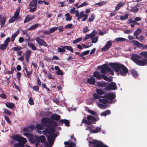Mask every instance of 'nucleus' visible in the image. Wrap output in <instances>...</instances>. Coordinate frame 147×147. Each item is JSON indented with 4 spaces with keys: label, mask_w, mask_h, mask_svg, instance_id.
Listing matches in <instances>:
<instances>
[{
    "label": "nucleus",
    "mask_w": 147,
    "mask_h": 147,
    "mask_svg": "<svg viewBox=\"0 0 147 147\" xmlns=\"http://www.w3.org/2000/svg\"><path fill=\"white\" fill-rule=\"evenodd\" d=\"M128 16L129 15L127 14H125L124 16H121L120 17V19L121 20H124L128 18Z\"/></svg>",
    "instance_id": "nucleus-45"
},
{
    "label": "nucleus",
    "mask_w": 147,
    "mask_h": 147,
    "mask_svg": "<svg viewBox=\"0 0 147 147\" xmlns=\"http://www.w3.org/2000/svg\"><path fill=\"white\" fill-rule=\"evenodd\" d=\"M96 33V32H95V30H93L91 34H86L84 37V40H86L90 38H91V39H93V38H94L95 36V34Z\"/></svg>",
    "instance_id": "nucleus-13"
},
{
    "label": "nucleus",
    "mask_w": 147,
    "mask_h": 147,
    "mask_svg": "<svg viewBox=\"0 0 147 147\" xmlns=\"http://www.w3.org/2000/svg\"><path fill=\"white\" fill-rule=\"evenodd\" d=\"M90 52V51L89 50H87L86 51H85L83 52L82 53V57L83 56L86 55L88 54Z\"/></svg>",
    "instance_id": "nucleus-62"
},
{
    "label": "nucleus",
    "mask_w": 147,
    "mask_h": 147,
    "mask_svg": "<svg viewBox=\"0 0 147 147\" xmlns=\"http://www.w3.org/2000/svg\"><path fill=\"white\" fill-rule=\"evenodd\" d=\"M5 105L7 107L10 109H12L13 108H15L14 104L13 103L8 102Z\"/></svg>",
    "instance_id": "nucleus-31"
},
{
    "label": "nucleus",
    "mask_w": 147,
    "mask_h": 147,
    "mask_svg": "<svg viewBox=\"0 0 147 147\" xmlns=\"http://www.w3.org/2000/svg\"><path fill=\"white\" fill-rule=\"evenodd\" d=\"M106 74H102V78L104 80L107 81L109 82H111L113 79L112 78L107 77V76H106Z\"/></svg>",
    "instance_id": "nucleus-25"
},
{
    "label": "nucleus",
    "mask_w": 147,
    "mask_h": 147,
    "mask_svg": "<svg viewBox=\"0 0 147 147\" xmlns=\"http://www.w3.org/2000/svg\"><path fill=\"white\" fill-rule=\"evenodd\" d=\"M17 18H15V17L13 16L11 18L9 21V23H11L15 21Z\"/></svg>",
    "instance_id": "nucleus-44"
},
{
    "label": "nucleus",
    "mask_w": 147,
    "mask_h": 147,
    "mask_svg": "<svg viewBox=\"0 0 147 147\" xmlns=\"http://www.w3.org/2000/svg\"><path fill=\"white\" fill-rule=\"evenodd\" d=\"M36 140H37L38 142H44L46 140V138L45 136L42 135L40 136H36L35 138Z\"/></svg>",
    "instance_id": "nucleus-15"
},
{
    "label": "nucleus",
    "mask_w": 147,
    "mask_h": 147,
    "mask_svg": "<svg viewBox=\"0 0 147 147\" xmlns=\"http://www.w3.org/2000/svg\"><path fill=\"white\" fill-rule=\"evenodd\" d=\"M95 19V15L93 13L91 14V16L90 18H89L88 22H92Z\"/></svg>",
    "instance_id": "nucleus-47"
},
{
    "label": "nucleus",
    "mask_w": 147,
    "mask_h": 147,
    "mask_svg": "<svg viewBox=\"0 0 147 147\" xmlns=\"http://www.w3.org/2000/svg\"><path fill=\"white\" fill-rule=\"evenodd\" d=\"M59 122L63 124L64 123L66 126L67 127H69L70 126L69 124V121L66 119H61L59 120Z\"/></svg>",
    "instance_id": "nucleus-19"
},
{
    "label": "nucleus",
    "mask_w": 147,
    "mask_h": 147,
    "mask_svg": "<svg viewBox=\"0 0 147 147\" xmlns=\"http://www.w3.org/2000/svg\"><path fill=\"white\" fill-rule=\"evenodd\" d=\"M6 20V19L5 18L3 17L1 18L0 22L1 28H2L5 24Z\"/></svg>",
    "instance_id": "nucleus-35"
},
{
    "label": "nucleus",
    "mask_w": 147,
    "mask_h": 147,
    "mask_svg": "<svg viewBox=\"0 0 147 147\" xmlns=\"http://www.w3.org/2000/svg\"><path fill=\"white\" fill-rule=\"evenodd\" d=\"M82 39V37H80L79 38H77L76 40L73 41V43L74 44L78 43L79 42L81 41Z\"/></svg>",
    "instance_id": "nucleus-48"
},
{
    "label": "nucleus",
    "mask_w": 147,
    "mask_h": 147,
    "mask_svg": "<svg viewBox=\"0 0 147 147\" xmlns=\"http://www.w3.org/2000/svg\"><path fill=\"white\" fill-rule=\"evenodd\" d=\"M62 47L65 48V49L70 51L71 53L74 52V50L73 48L70 46L67 45H64V47Z\"/></svg>",
    "instance_id": "nucleus-34"
},
{
    "label": "nucleus",
    "mask_w": 147,
    "mask_h": 147,
    "mask_svg": "<svg viewBox=\"0 0 147 147\" xmlns=\"http://www.w3.org/2000/svg\"><path fill=\"white\" fill-rule=\"evenodd\" d=\"M57 136V134L55 133L50 134L47 137V140L49 144H53L54 139Z\"/></svg>",
    "instance_id": "nucleus-9"
},
{
    "label": "nucleus",
    "mask_w": 147,
    "mask_h": 147,
    "mask_svg": "<svg viewBox=\"0 0 147 147\" xmlns=\"http://www.w3.org/2000/svg\"><path fill=\"white\" fill-rule=\"evenodd\" d=\"M20 33V30H18L17 31L15 32V33L13 34L11 37V42H14L15 38L17 36L18 34Z\"/></svg>",
    "instance_id": "nucleus-22"
},
{
    "label": "nucleus",
    "mask_w": 147,
    "mask_h": 147,
    "mask_svg": "<svg viewBox=\"0 0 147 147\" xmlns=\"http://www.w3.org/2000/svg\"><path fill=\"white\" fill-rule=\"evenodd\" d=\"M101 130V127H97L95 129H90V131L92 133H96L100 132Z\"/></svg>",
    "instance_id": "nucleus-26"
},
{
    "label": "nucleus",
    "mask_w": 147,
    "mask_h": 147,
    "mask_svg": "<svg viewBox=\"0 0 147 147\" xmlns=\"http://www.w3.org/2000/svg\"><path fill=\"white\" fill-rule=\"evenodd\" d=\"M64 144L65 145L64 147H77L75 146L76 144L73 142L69 143L68 142H65Z\"/></svg>",
    "instance_id": "nucleus-17"
},
{
    "label": "nucleus",
    "mask_w": 147,
    "mask_h": 147,
    "mask_svg": "<svg viewBox=\"0 0 147 147\" xmlns=\"http://www.w3.org/2000/svg\"><path fill=\"white\" fill-rule=\"evenodd\" d=\"M87 118L88 121H91V122H95L96 121V118L90 115H88L87 117Z\"/></svg>",
    "instance_id": "nucleus-28"
},
{
    "label": "nucleus",
    "mask_w": 147,
    "mask_h": 147,
    "mask_svg": "<svg viewBox=\"0 0 147 147\" xmlns=\"http://www.w3.org/2000/svg\"><path fill=\"white\" fill-rule=\"evenodd\" d=\"M28 102L30 105H34V102L32 98L31 97H30L28 100Z\"/></svg>",
    "instance_id": "nucleus-53"
},
{
    "label": "nucleus",
    "mask_w": 147,
    "mask_h": 147,
    "mask_svg": "<svg viewBox=\"0 0 147 147\" xmlns=\"http://www.w3.org/2000/svg\"><path fill=\"white\" fill-rule=\"evenodd\" d=\"M37 0H32L29 3V8L30 12L33 13L37 9Z\"/></svg>",
    "instance_id": "nucleus-5"
},
{
    "label": "nucleus",
    "mask_w": 147,
    "mask_h": 147,
    "mask_svg": "<svg viewBox=\"0 0 147 147\" xmlns=\"http://www.w3.org/2000/svg\"><path fill=\"white\" fill-rule=\"evenodd\" d=\"M108 83L106 82H100L97 83V86H98L101 87H105L107 85Z\"/></svg>",
    "instance_id": "nucleus-27"
},
{
    "label": "nucleus",
    "mask_w": 147,
    "mask_h": 147,
    "mask_svg": "<svg viewBox=\"0 0 147 147\" xmlns=\"http://www.w3.org/2000/svg\"><path fill=\"white\" fill-rule=\"evenodd\" d=\"M39 26V24H36L33 25L31 27H30L28 29L29 30H32L37 28Z\"/></svg>",
    "instance_id": "nucleus-30"
},
{
    "label": "nucleus",
    "mask_w": 147,
    "mask_h": 147,
    "mask_svg": "<svg viewBox=\"0 0 147 147\" xmlns=\"http://www.w3.org/2000/svg\"><path fill=\"white\" fill-rule=\"evenodd\" d=\"M131 42L134 45L139 47H142L144 49L147 48V45L144 46L143 45L136 40H132Z\"/></svg>",
    "instance_id": "nucleus-11"
},
{
    "label": "nucleus",
    "mask_w": 147,
    "mask_h": 147,
    "mask_svg": "<svg viewBox=\"0 0 147 147\" xmlns=\"http://www.w3.org/2000/svg\"><path fill=\"white\" fill-rule=\"evenodd\" d=\"M84 11H82L80 12V16H79L77 18V20H79L81 18H82V17L85 16L86 15H87V14H85L84 13Z\"/></svg>",
    "instance_id": "nucleus-42"
},
{
    "label": "nucleus",
    "mask_w": 147,
    "mask_h": 147,
    "mask_svg": "<svg viewBox=\"0 0 147 147\" xmlns=\"http://www.w3.org/2000/svg\"><path fill=\"white\" fill-rule=\"evenodd\" d=\"M7 46L5 44H2L0 45V49L2 50H4L6 49L7 47Z\"/></svg>",
    "instance_id": "nucleus-49"
},
{
    "label": "nucleus",
    "mask_w": 147,
    "mask_h": 147,
    "mask_svg": "<svg viewBox=\"0 0 147 147\" xmlns=\"http://www.w3.org/2000/svg\"><path fill=\"white\" fill-rule=\"evenodd\" d=\"M93 75L98 80H100L102 78V75L100 74L98 71H94L93 74Z\"/></svg>",
    "instance_id": "nucleus-23"
},
{
    "label": "nucleus",
    "mask_w": 147,
    "mask_h": 147,
    "mask_svg": "<svg viewBox=\"0 0 147 147\" xmlns=\"http://www.w3.org/2000/svg\"><path fill=\"white\" fill-rule=\"evenodd\" d=\"M41 121L42 125L44 126H46L47 124L48 123L54 127L55 129V127L58 126L57 123L55 121L51 120L49 118L46 117L42 118Z\"/></svg>",
    "instance_id": "nucleus-3"
},
{
    "label": "nucleus",
    "mask_w": 147,
    "mask_h": 147,
    "mask_svg": "<svg viewBox=\"0 0 147 147\" xmlns=\"http://www.w3.org/2000/svg\"><path fill=\"white\" fill-rule=\"evenodd\" d=\"M87 82L89 84L94 85L95 83V79L93 77H91L87 79Z\"/></svg>",
    "instance_id": "nucleus-24"
},
{
    "label": "nucleus",
    "mask_w": 147,
    "mask_h": 147,
    "mask_svg": "<svg viewBox=\"0 0 147 147\" xmlns=\"http://www.w3.org/2000/svg\"><path fill=\"white\" fill-rule=\"evenodd\" d=\"M47 124V127L45 128V130L48 134H53L55 131V129L54 127L52 126L50 124Z\"/></svg>",
    "instance_id": "nucleus-10"
},
{
    "label": "nucleus",
    "mask_w": 147,
    "mask_h": 147,
    "mask_svg": "<svg viewBox=\"0 0 147 147\" xmlns=\"http://www.w3.org/2000/svg\"><path fill=\"white\" fill-rule=\"evenodd\" d=\"M62 47L65 48V49L70 51L71 53L74 52V50L73 48L70 46L67 45H64V47Z\"/></svg>",
    "instance_id": "nucleus-33"
},
{
    "label": "nucleus",
    "mask_w": 147,
    "mask_h": 147,
    "mask_svg": "<svg viewBox=\"0 0 147 147\" xmlns=\"http://www.w3.org/2000/svg\"><path fill=\"white\" fill-rule=\"evenodd\" d=\"M104 5V2H99L97 3L96 4H94V5L95 6H96V7H98L99 6H101Z\"/></svg>",
    "instance_id": "nucleus-63"
},
{
    "label": "nucleus",
    "mask_w": 147,
    "mask_h": 147,
    "mask_svg": "<svg viewBox=\"0 0 147 147\" xmlns=\"http://www.w3.org/2000/svg\"><path fill=\"white\" fill-rule=\"evenodd\" d=\"M141 32V30L140 28H138L134 32V35L137 36Z\"/></svg>",
    "instance_id": "nucleus-37"
},
{
    "label": "nucleus",
    "mask_w": 147,
    "mask_h": 147,
    "mask_svg": "<svg viewBox=\"0 0 147 147\" xmlns=\"http://www.w3.org/2000/svg\"><path fill=\"white\" fill-rule=\"evenodd\" d=\"M93 96L95 99H98L102 97L101 96L98 95L96 93H94L93 94Z\"/></svg>",
    "instance_id": "nucleus-50"
},
{
    "label": "nucleus",
    "mask_w": 147,
    "mask_h": 147,
    "mask_svg": "<svg viewBox=\"0 0 147 147\" xmlns=\"http://www.w3.org/2000/svg\"><path fill=\"white\" fill-rule=\"evenodd\" d=\"M82 122L86 124L91 125L92 123V122L91 121L87 120L86 119H83L82 120Z\"/></svg>",
    "instance_id": "nucleus-40"
},
{
    "label": "nucleus",
    "mask_w": 147,
    "mask_h": 147,
    "mask_svg": "<svg viewBox=\"0 0 147 147\" xmlns=\"http://www.w3.org/2000/svg\"><path fill=\"white\" fill-rule=\"evenodd\" d=\"M101 68L100 73L102 74H106V71H107L108 72L110 73L111 75H113L114 74L111 68L108 66L107 64H105L103 65L101 67Z\"/></svg>",
    "instance_id": "nucleus-4"
},
{
    "label": "nucleus",
    "mask_w": 147,
    "mask_h": 147,
    "mask_svg": "<svg viewBox=\"0 0 147 147\" xmlns=\"http://www.w3.org/2000/svg\"><path fill=\"white\" fill-rule=\"evenodd\" d=\"M36 127L37 129L38 130H42L43 129V127L40 124H37L36 125Z\"/></svg>",
    "instance_id": "nucleus-58"
},
{
    "label": "nucleus",
    "mask_w": 147,
    "mask_h": 147,
    "mask_svg": "<svg viewBox=\"0 0 147 147\" xmlns=\"http://www.w3.org/2000/svg\"><path fill=\"white\" fill-rule=\"evenodd\" d=\"M99 101L100 102L103 104L109 103V100L106 99H99Z\"/></svg>",
    "instance_id": "nucleus-36"
},
{
    "label": "nucleus",
    "mask_w": 147,
    "mask_h": 147,
    "mask_svg": "<svg viewBox=\"0 0 147 147\" xmlns=\"http://www.w3.org/2000/svg\"><path fill=\"white\" fill-rule=\"evenodd\" d=\"M10 38L9 37H7L4 41V44L7 46L9 42L10 41Z\"/></svg>",
    "instance_id": "nucleus-57"
},
{
    "label": "nucleus",
    "mask_w": 147,
    "mask_h": 147,
    "mask_svg": "<svg viewBox=\"0 0 147 147\" xmlns=\"http://www.w3.org/2000/svg\"><path fill=\"white\" fill-rule=\"evenodd\" d=\"M20 137L18 135H14L12 136L11 137V138L13 140L18 141L20 138Z\"/></svg>",
    "instance_id": "nucleus-46"
},
{
    "label": "nucleus",
    "mask_w": 147,
    "mask_h": 147,
    "mask_svg": "<svg viewBox=\"0 0 147 147\" xmlns=\"http://www.w3.org/2000/svg\"><path fill=\"white\" fill-rule=\"evenodd\" d=\"M125 39L123 38H117L115 39V40L117 42H119L121 41H124Z\"/></svg>",
    "instance_id": "nucleus-54"
},
{
    "label": "nucleus",
    "mask_w": 147,
    "mask_h": 147,
    "mask_svg": "<svg viewBox=\"0 0 147 147\" xmlns=\"http://www.w3.org/2000/svg\"><path fill=\"white\" fill-rule=\"evenodd\" d=\"M117 89L116 83L114 82H111L109 84L106 86L104 89L105 91L115 90Z\"/></svg>",
    "instance_id": "nucleus-7"
},
{
    "label": "nucleus",
    "mask_w": 147,
    "mask_h": 147,
    "mask_svg": "<svg viewBox=\"0 0 147 147\" xmlns=\"http://www.w3.org/2000/svg\"><path fill=\"white\" fill-rule=\"evenodd\" d=\"M140 54V55L134 54L131 55V59L139 66L147 65V51L142 52Z\"/></svg>",
    "instance_id": "nucleus-1"
},
{
    "label": "nucleus",
    "mask_w": 147,
    "mask_h": 147,
    "mask_svg": "<svg viewBox=\"0 0 147 147\" xmlns=\"http://www.w3.org/2000/svg\"><path fill=\"white\" fill-rule=\"evenodd\" d=\"M58 27H54L53 28H51L49 30L50 31L49 32L50 33H53V32L57 30L58 29Z\"/></svg>",
    "instance_id": "nucleus-51"
},
{
    "label": "nucleus",
    "mask_w": 147,
    "mask_h": 147,
    "mask_svg": "<svg viewBox=\"0 0 147 147\" xmlns=\"http://www.w3.org/2000/svg\"><path fill=\"white\" fill-rule=\"evenodd\" d=\"M89 142L90 144H94L93 147H109L103 144L102 142L95 140L89 141Z\"/></svg>",
    "instance_id": "nucleus-6"
},
{
    "label": "nucleus",
    "mask_w": 147,
    "mask_h": 147,
    "mask_svg": "<svg viewBox=\"0 0 147 147\" xmlns=\"http://www.w3.org/2000/svg\"><path fill=\"white\" fill-rule=\"evenodd\" d=\"M112 45V43L111 41H109L107 42L105 46L102 49V51H105L108 50V49L111 47Z\"/></svg>",
    "instance_id": "nucleus-16"
},
{
    "label": "nucleus",
    "mask_w": 147,
    "mask_h": 147,
    "mask_svg": "<svg viewBox=\"0 0 147 147\" xmlns=\"http://www.w3.org/2000/svg\"><path fill=\"white\" fill-rule=\"evenodd\" d=\"M44 142V144L45 147H51L52 146V144H49L48 142Z\"/></svg>",
    "instance_id": "nucleus-59"
},
{
    "label": "nucleus",
    "mask_w": 147,
    "mask_h": 147,
    "mask_svg": "<svg viewBox=\"0 0 147 147\" xmlns=\"http://www.w3.org/2000/svg\"><path fill=\"white\" fill-rule=\"evenodd\" d=\"M64 47V46H60V47L58 48V51L60 52H64L65 51V48L62 47Z\"/></svg>",
    "instance_id": "nucleus-39"
},
{
    "label": "nucleus",
    "mask_w": 147,
    "mask_h": 147,
    "mask_svg": "<svg viewBox=\"0 0 147 147\" xmlns=\"http://www.w3.org/2000/svg\"><path fill=\"white\" fill-rule=\"evenodd\" d=\"M125 4V3H119L116 6L115 9L116 10H118L122 6Z\"/></svg>",
    "instance_id": "nucleus-29"
},
{
    "label": "nucleus",
    "mask_w": 147,
    "mask_h": 147,
    "mask_svg": "<svg viewBox=\"0 0 147 147\" xmlns=\"http://www.w3.org/2000/svg\"><path fill=\"white\" fill-rule=\"evenodd\" d=\"M4 117L5 120L7 121V122L9 124L11 125V122L10 121L9 119L8 118V116L7 115H5Z\"/></svg>",
    "instance_id": "nucleus-56"
},
{
    "label": "nucleus",
    "mask_w": 147,
    "mask_h": 147,
    "mask_svg": "<svg viewBox=\"0 0 147 147\" xmlns=\"http://www.w3.org/2000/svg\"><path fill=\"white\" fill-rule=\"evenodd\" d=\"M51 118L53 120H58L60 119L61 116L56 114H53L51 115Z\"/></svg>",
    "instance_id": "nucleus-20"
},
{
    "label": "nucleus",
    "mask_w": 147,
    "mask_h": 147,
    "mask_svg": "<svg viewBox=\"0 0 147 147\" xmlns=\"http://www.w3.org/2000/svg\"><path fill=\"white\" fill-rule=\"evenodd\" d=\"M98 105L100 108L103 109H105L107 106L106 105H103L100 103H99Z\"/></svg>",
    "instance_id": "nucleus-61"
},
{
    "label": "nucleus",
    "mask_w": 147,
    "mask_h": 147,
    "mask_svg": "<svg viewBox=\"0 0 147 147\" xmlns=\"http://www.w3.org/2000/svg\"><path fill=\"white\" fill-rule=\"evenodd\" d=\"M64 27L65 28L67 29L68 28L71 29L72 27H73V25L72 24H70L65 26Z\"/></svg>",
    "instance_id": "nucleus-55"
},
{
    "label": "nucleus",
    "mask_w": 147,
    "mask_h": 147,
    "mask_svg": "<svg viewBox=\"0 0 147 147\" xmlns=\"http://www.w3.org/2000/svg\"><path fill=\"white\" fill-rule=\"evenodd\" d=\"M33 89L36 92H38L39 90V88L38 86H34L32 87Z\"/></svg>",
    "instance_id": "nucleus-64"
},
{
    "label": "nucleus",
    "mask_w": 147,
    "mask_h": 147,
    "mask_svg": "<svg viewBox=\"0 0 147 147\" xmlns=\"http://www.w3.org/2000/svg\"><path fill=\"white\" fill-rule=\"evenodd\" d=\"M3 113L7 115H11V113L7 109H4Z\"/></svg>",
    "instance_id": "nucleus-52"
},
{
    "label": "nucleus",
    "mask_w": 147,
    "mask_h": 147,
    "mask_svg": "<svg viewBox=\"0 0 147 147\" xmlns=\"http://www.w3.org/2000/svg\"><path fill=\"white\" fill-rule=\"evenodd\" d=\"M32 51L30 50H28L25 52V56L26 61L27 62H28L29 61V59Z\"/></svg>",
    "instance_id": "nucleus-14"
},
{
    "label": "nucleus",
    "mask_w": 147,
    "mask_h": 147,
    "mask_svg": "<svg viewBox=\"0 0 147 147\" xmlns=\"http://www.w3.org/2000/svg\"><path fill=\"white\" fill-rule=\"evenodd\" d=\"M109 65L115 72H117L122 76H126L128 73V69L122 64L110 63H109Z\"/></svg>",
    "instance_id": "nucleus-2"
},
{
    "label": "nucleus",
    "mask_w": 147,
    "mask_h": 147,
    "mask_svg": "<svg viewBox=\"0 0 147 147\" xmlns=\"http://www.w3.org/2000/svg\"><path fill=\"white\" fill-rule=\"evenodd\" d=\"M27 141L26 138L20 137V138L18 141V143H19L20 144L22 145L24 147V144Z\"/></svg>",
    "instance_id": "nucleus-21"
},
{
    "label": "nucleus",
    "mask_w": 147,
    "mask_h": 147,
    "mask_svg": "<svg viewBox=\"0 0 147 147\" xmlns=\"http://www.w3.org/2000/svg\"><path fill=\"white\" fill-rule=\"evenodd\" d=\"M35 40L37 43L41 46H43L45 47L47 46V44L43 40L40 39L38 37L36 38Z\"/></svg>",
    "instance_id": "nucleus-12"
},
{
    "label": "nucleus",
    "mask_w": 147,
    "mask_h": 147,
    "mask_svg": "<svg viewBox=\"0 0 147 147\" xmlns=\"http://www.w3.org/2000/svg\"><path fill=\"white\" fill-rule=\"evenodd\" d=\"M96 92L97 94L100 95L103 94L105 92L104 91H102L101 89H97Z\"/></svg>",
    "instance_id": "nucleus-43"
},
{
    "label": "nucleus",
    "mask_w": 147,
    "mask_h": 147,
    "mask_svg": "<svg viewBox=\"0 0 147 147\" xmlns=\"http://www.w3.org/2000/svg\"><path fill=\"white\" fill-rule=\"evenodd\" d=\"M28 46L33 50H36L37 49L36 47L31 42H28Z\"/></svg>",
    "instance_id": "nucleus-32"
},
{
    "label": "nucleus",
    "mask_w": 147,
    "mask_h": 147,
    "mask_svg": "<svg viewBox=\"0 0 147 147\" xmlns=\"http://www.w3.org/2000/svg\"><path fill=\"white\" fill-rule=\"evenodd\" d=\"M131 73L134 77L137 76L138 75L137 72L134 69L131 70Z\"/></svg>",
    "instance_id": "nucleus-60"
},
{
    "label": "nucleus",
    "mask_w": 147,
    "mask_h": 147,
    "mask_svg": "<svg viewBox=\"0 0 147 147\" xmlns=\"http://www.w3.org/2000/svg\"><path fill=\"white\" fill-rule=\"evenodd\" d=\"M22 49V48L21 47H14L12 48V50L15 51H18L21 50Z\"/></svg>",
    "instance_id": "nucleus-41"
},
{
    "label": "nucleus",
    "mask_w": 147,
    "mask_h": 147,
    "mask_svg": "<svg viewBox=\"0 0 147 147\" xmlns=\"http://www.w3.org/2000/svg\"><path fill=\"white\" fill-rule=\"evenodd\" d=\"M115 94L110 93L106 94L103 96L102 97L105 98L108 100H111L110 102L109 101V103H114L115 102V101L113 99L115 98Z\"/></svg>",
    "instance_id": "nucleus-8"
},
{
    "label": "nucleus",
    "mask_w": 147,
    "mask_h": 147,
    "mask_svg": "<svg viewBox=\"0 0 147 147\" xmlns=\"http://www.w3.org/2000/svg\"><path fill=\"white\" fill-rule=\"evenodd\" d=\"M34 16H31L30 15H27L26 17V18L24 21V23H26L29 21L32 20L34 19Z\"/></svg>",
    "instance_id": "nucleus-18"
},
{
    "label": "nucleus",
    "mask_w": 147,
    "mask_h": 147,
    "mask_svg": "<svg viewBox=\"0 0 147 147\" xmlns=\"http://www.w3.org/2000/svg\"><path fill=\"white\" fill-rule=\"evenodd\" d=\"M20 11V9H17L16 10V11L14 13V16L15 17V18H16L17 19L18 18V17L19 15V13Z\"/></svg>",
    "instance_id": "nucleus-38"
}]
</instances>
